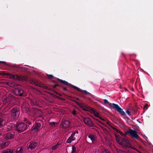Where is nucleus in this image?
<instances>
[{
    "mask_svg": "<svg viewBox=\"0 0 153 153\" xmlns=\"http://www.w3.org/2000/svg\"><path fill=\"white\" fill-rule=\"evenodd\" d=\"M57 80L59 81L60 82L62 83L64 85H66L67 86H71L74 88V86H75L70 83H68L65 80H63L60 79L58 78H57Z\"/></svg>",
    "mask_w": 153,
    "mask_h": 153,
    "instance_id": "obj_16",
    "label": "nucleus"
},
{
    "mask_svg": "<svg viewBox=\"0 0 153 153\" xmlns=\"http://www.w3.org/2000/svg\"><path fill=\"white\" fill-rule=\"evenodd\" d=\"M115 136L117 141V142H119V139H120V138L119 135L117 134H115Z\"/></svg>",
    "mask_w": 153,
    "mask_h": 153,
    "instance_id": "obj_27",
    "label": "nucleus"
},
{
    "mask_svg": "<svg viewBox=\"0 0 153 153\" xmlns=\"http://www.w3.org/2000/svg\"><path fill=\"white\" fill-rule=\"evenodd\" d=\"M20 110L16 107H15L10 110V117L12 121H16L18 120L20 116Z\"/></svg>",
    "mask_w": 153,
    "mask_h": 153,
    "instance_id": "obj_1",
    "label": "nucleus"
},
{
    "mask_svg": "<svg viewBox=\"0 0 153 153\" xmlns=\"http://www.w3.org/2000/svg\"><path fill=\"white\" fill-rule=\"evenodd\" d=\"M102 153H111L108 149H104L102 151Z\"/></svg>",
    "mask_w": 153,
    "mask_h": 153,
    "instance_id": "obj_26",
    "label": "nucleus"
},
{
    "mask_svg": "<svg viewBox=\"0 0 153 153\" xmlns=\"http://www.w3.org/2000/svg\"><path fill=\"white\" fill-rule=\"evenodd\" d=\"M2 75V76H5L6 75L9 76V77L10 78L14 79L15 77V76L12 74H11L9 73H5L4 71H2L0 72V76Z\"/></svg>",
    "mask_w": 153,
    "mask_h": 153,
    "instance_id": "obj_19",
    "label": "nucleus"
},
{
    "mask_svg": "<svg viewBox=\"0 0 153 153\" xmlns=\"http://www.w3.org/2000/svg\"><path fill=\"white\" fill-rule=\"evenodd\" d=\"M39 144L37 141H33L29 143V145L27 147L28 149L33 150L36 147H38Z\"/></svg>",
    "mask_w": 153,
    "mask_h": 153,
    "instance_id": "obj_8",
    "label": "nucleus"
},
{
    "mask_svg": "<svg viewBox=\"0 0 153 153\" xmlns=\"http://www.w3.org/2000/svg\"><path fill=\"white\" fill-rule=\"evenodd\" d=\"M59 145L60 144L59 143H57L55 145L53 146L52 148V149L53 150L56 149L58 147Z\"/></svg>",
    "mask_w": 153,
    "mask_h": 153,
    "instance_id": "obj_25",
    "label": "nucleus"
},
{
    "mask_svg": "<svg viewBox=\"0 0 153 153\" xmlns=\"http://www.w3.org/2000/svg\"><path fill=\"white\" fill-rule=\"evenodd\" d=\"M41 122L36 121L31 128V132L32 133H37L41 129Z\"/></svg>",
    "mask_w": 153,
    "mask_h": 153,
    "instance_id": "obj_5",
    "label": "nucleus"
},
{
    "mask_svg": "<svg viewBox=\"0 0 153 153\" xmlns=\"http://www.w3.org/2000/svg\"><path fill=\"white\" fill-rule=\"evenodd\" d=\"M61 123L62 127L65 128H66L69 127L70 122L68 120H65L62 121Z\"/></svg>",
    "mask_w": 153,
    "mask_h": 153,
    "instance_id": "obj_12",
    "label": "nucleus"
},
{
    "mask_svg": "<svg viewBox=\"0 0 153 153\" xmlns=\"http://www.w3.org/2000/svg\"><path fill=\"white\" fill-rule=\"evenodd\" d=\"M1 131V130H0V137L1 136V135H2L1 131Z\"/></svg>",
    "mask_w": 153,
    "mask_h": 153,
    "instance_id": "obj_45",
    "label": "nucleus"
},
{
    "mask_svg": "<svg viewBox=\"0 0 153 153\" xmlns=\"http://www.w3.org/2000/svg\"><path fill=\"white\" fill-rule=\"evenodd\" d=\"M118 143L125 148H131L137 151L136 148L131 144L129 140L126 138H121L119 139V142H118Z\"/></svg>",
    "mask_w": 153,
    "mask_h": 153,
    "instance_id": "obj_2",
    "label": "nucleus"
},
{
    "mask_svg": "<svg viewBox=\"0 0 153 153\" xmlns=\"http://www.w3.org/2000/svg\"><path fill=\"white\" fill-rule=\"evenodd\" d=\"M107 124H109L108 122H107Z\"/></svg>",
    "mask_w": 153,
    "mask_h": 153,
    "instance_id": "obj_54",
    "label": "nucleus"
},
{
    "mask_svg": "<svg viewBox=\"0 0 153 153\" xmlns=\"http://www.w3.org/2000/svg\"><path fill=\"white\" fill-rule=\"evenodd\" d=\"M76 151V148L74 146H72V151L71 153H74Z\"/></svg>",
    "mask_w": 153,
    "mask_h": 153,
    "instance_id": "obj_24",
    "label": "nucleus"
},
{
    "mask_svg": "<svg viewBox=\"0 0 153 153\" xmlns=\"http://www.w3.org/2000/svg\"><path fill=\"white\" fill-rule=\"evenodd\" d=\"M28 124H29V125L28 126V127H29V125H30L31 124V122L29 121V122L28 123Z\"/></svg>",
    "mask_w": 153,
    "mask_h": 153,
    "instance_id": "obj_46",
    "label": "nucleus"
},
{
    "mask_svg": "<svg viewBox=\"0 0 153 153\" xmlns=\"http://www.w3.org/2000/svg\"><path fill=\"white\" fill-rule=\"evenodd\" d=\"M113 129H115V130L117 132L120 133L121 134H122L123 133L122 132L120 131L119 130H118V129H117L116 128H113Z\"/></svg>",
    "mask_w": 153,
    "mask_h": 153,
    "instance_id": "obj_32",
    "label": "nucleus"
},
{
    "mask_svg": "<svg viewBox=\"0 0 153 153\" xmlns=\"http://www.w3.org/2000/svg\"><path fill=\"white\" fill-rule=\"evenodd\" d=\"M63 90L65 91H67V89H66V88L65 87H63L62 88Z\"/></svg>",
    "mask_w": 153,
    "mask_h": 153,
    "instance_id": "obj_42",
    "label": "nucleus"
},
{
    "mask_svg": "<svg viewBox=\"0 0 153 153\" xmlns=\"http://www.w3.org/2000/svg\"><path fill=\"white\" fill-rule=\"evenodd\" d=\"M75 98L76 99V100H77L79 101H80V100L77 98H76V97H75Z\"/></svg>",
    "mask_w": 153,
    "mask_h": 153,
    "instance_id": "obj_49",
    "label": "nucleus"
},
{
    "mask_svg": "<svg viewBox=\"0 0 153 153\" xmlns=\"http://www.w3.org/2000/svg\"><path fill=\"white\" fill-rule=\"evenodd\" d=\"M72 140H71L70 138H69L67 140V141H66V143H70L71 141H72Z\"/></svg>",
    "mask_w": 153,
    "mask_h": 153,
    "instance_id": "obj_34",
    "label": "nucleus"
},
{
    "mask_svg": "<svg viewBox=\"0 0 153 153\" xmlns=\"http://www.w3.org/2000/svg\"><path fill=\"white\" fill-rule=\"evenodd\" d=\"M137 132L136 131L131 129H130L129 130L127 131L126 132V133L129 134L130 136L132 137V138L136 139H138L139 136L137 134Z\"/></svg>",
    "mask_w": 153,
    "mask_h": 153,
    "instance_id": "obj_7",
    "label": "nucleus"
},
{
    "mask_svg": "<svg viewBox=\"0 0 153 153\" xmlns=\"http://www.w3.org/2000/svg\"><path fill=\"white\" fill-rule=\"evenodd\" d=\"M74 88L77 90V91H78L84 93V94H87L91 97H92V95L90 93L87 92L86 90H82L76 86H74Z\"/></svg>",
    "mask_w": 153,
    "mask_h": 153,
    "instance_id": "obj_14",
    "label": "nucleus"
},
{
    "mask_svg": "<svg viewBox=\"0 0 153 153\" xmlns=\"http://www.w3.org/2000/svg\"><path fill=\"white\" fill-rule=\"evenodd\" d=\"M126 113L128 115L130 116L131 115V111H130V109H127L126 111Z\"/></svg>",
    "mask_w": 153,
    "mask_h": 153,
    "instance_id": "obj_30",
    "label": "nucleus"
},
{
    "mask_svg": "<svg viewBox=\"0 0 153 153\" xmlns=\"http://www.w3.org/2000/svg\"><path fill=\"white\" fill-rule=\"evenodd\" d=\"M55 123H56L54 122H51L50 123V124L52 126H54Z\"/></svg>",
    "mask_w": 153,
    "mask_h": 153,
    "instance_id": "obj_40",
    "label": "nucleus"
},
{
    "mask_svg": "<svg viewBox=\"0 0 153 153\" xmlns=\"http://www.w3.org/2000/svg\"><path fill=\"white\" fill-rule=\"evenodd\" d=\"M57 87H60L59 85L58 84H56L53 85V88H55Z\"/></svg>",
    "mask_w": 153,
    "mask_h": 153,
    "instance_id": "obj_37",
    "label": "nucleus"
},
{
    "mask_svg": "<svg viewBox=\"0 0 153 153\" xmlns=\"http://www.w3.org/2000/svg\"><path fill=\"white\" fill-rule=\"evenodd\" d=\"M74 133H75V134L76 133L78 134V131L77 130H75L74 132Z\"/></svg>",
    "mask_w": 153,
    "mask_h": 153,
    "instance_id": "obj_44",
    "label": "nucleus"
},
{
    "mask_svg": "<svg viewBox=\"0 0 153 153\" xmlns=\"http://www.w3.org/2000/svg\"><path fill=\"white\" fill-rule=\"evenodd\" d=\"M83 121L85 124L90 127H94L95 124L88 118H85L83 119Z\"/></svg>",
    "mask_w": 153,
    "mask_h": 153,
    "instance_id": "obj_9",
    "label": "nucleus"
},
{
    "mask_svg": "<svg viewBox=\"0 0 153 153\" xmlns=\"http://www.w3.org/2000/svg\"><path fill=\"white\" fill-rule=\"evenodd\" d=\"M13 151L11 149H9L3 150L2 153H13Z\"/></svg>",
    "mask_w": 153,
    "mask_h": 153,
    "instance_id": "obj_21",
    "label": "nucleus"
},
{
    "mask_svg": "<svg viewBox=\"0 0 153 153\" xmlns=\"http://www.w3.org/2000/svg\"><path fill=\"white\" fill-rule=\"evenodd\" d=\"M10 142L9 141H6L2 143H0V147L2 149H3L9 145Z\"/></svg>",
    "mask_w": 153,
    "mask_h": 153,
    "instance_id": "obj_18",
    "label": "nucleus"
},
{
    "mask_svg": "<svg viewBox=\"0 0 153 153\" xmlns=\"http://www.w3.org/2000/svg\"><path fill=\"white\" fill-rule=\"evenodd\" d=\"M16 78H17V79H19V76H16Z\"/></svg>",
    "mask_w": 153,
    "mask_h": 153,
    "instance_id": "obj_52",
    "label": "nucleus"
},
{
    "mask_svg": "<svg viewBox=\"0 0 153 153\" xmlns=\"http://www.w3.org/2000/svg\"><path fill=\"white\" fill-rule=\"evenodd\" d=\"M15 94L17 96H23V91L19 88H15L14 91Z\"/></svg>",
    "mask_w": 153,
    "mask_h": 153,
    "instance_id": "obj_10",
    "label": "nucleus"
},
{
    "mask_svg": "<svg viewBox=\"0 0 153 153\" xmlns=\"http://www.w3.org/2000/svg\"><path fill=\"white\" fill-rule=\"evenodd\" d=\"M10 86L12 87L13 88V87H15V85L13 83H11V84H10Z\"/></svg>",
    "mask_w": 153,
    "mask_h": 153,
    "instance_id": "obj_41",
    "label": "nucleus"
},
{
    "mask_svg": "<svg viewBox=\"0 0 153 153\" xmlns=\"http://www.w3.org/2000/svg\"><path fill=\"white\" fill-rule=\"evenodd\" d=\"M33 110H36V112H35V113H36L37 112V111H38V109H33Z\"/></svg>",
    "mask_w": 153,
    "mask_h": 153,
    "instance_id": "obj_47",
    "label": "nucleus"
},
{
    "mask_svg": "<svg viewBox=\"0 0 153 153\" xmlns=\"http://www.w3.org/2000/svg\"><path fill=\"white\" fill-rule=\"evenodd\" d=\"M4 138L7 140H11L14 139L15 135L10 132H8L5 134L4 135Z\"/></svg>",
    "mask_w": 153,
    "mask_h": 153,
    "instance_id": "obj_11",
    "label": "nucleus"
},
{
    "mask_svg": "<svg viewBox=\"0 0 153 153\" xmlns=\"http://www.w3.org/2000/svg\"><path fill=\"white\" fill-rule=\"evenodd\" d=\"M72 114H73L74 115H75L76 114V111L75 110H74L72 113Z\"/></svg>",
    "mask_w": 153,
    "mask_h": 153,
    "instance_id": "obj_36",
    "label": "nucleus"
},
{
    "mask_svg": "<svg viewBox=\"0 0 153 153\" xmlns=\"http://www.w3.org/2000/svg\"><path fill=\"white\" fill-rule=\"evenodd\" d=\"M27 128V125L25 124L23 122L18 123L16 126V130L18 133L24 131Z\"/></svg>",
    "mask_w": 153,
    "mask_h": 153,
    "instance_id": "obj_4",
    "label": "nucleus"
},
{
    "mask_svg": "<svg viewBox=\"0 0 153 153\" xmlns=\"http://www.w3.org/2000/svg\"><path fill=\"white\" fill-rule=\"evenodd\" d=\"M24 121L25 123V124L26 125H27L29 121L27 118H24Z\"/></svg>",
    "mask_w": 153,
    "mask_h": 153,
    "instance_id": "obj_29",
    "label": "nucleus"
},
{
    "mask_svg": "<svg viewBox=\"0 0 153 153\" xmlns=\"http://www.w3.org/2000/svg\"><path fill=\"white\" fill-rule=\"evenodd\" d=\"M15 125L13 123H8L4 126L2 129L3 132L9 131L13 130L15 127Z\"/></svg>",
    "mask_w": 153,
    "mask_h": 153,
    "instance_id": "obj_6",
    "label": "nucleus"
},
{
    "mask_svg": "<svg viewBox=\"0 0 153 153\" xmlns=\"http://www.w3.org/2000/svg\"><path fill=\"white\" fill-rule=\"evenodd\" d=\"M75 134V133H74V132L72 133L71 134V136L72 137H74Z\"/></svg>",
    "mask_w": 153,
    "mask_h": 153,
    "instance_id": "obj_43",
    "label": "nucleus"
},
{
    "mask_svg": "<svg viewBox=\"0 0 153 153\" xmlns=\"http://www.w3.org/2000/svg\"><path fill=\"white\" fill-rule=\"evenodd\" d=\"M100 119H101V120H104V119H102V118H101V117H99Z\"/></svg>",
    "mask_w": 153,
    "mask_h": 153,
    "instance_id": "obj_51",
    "label": "nucleus"
},
{
    "mask_svg": "<svg viewBox=\"0 0 153 153\" xmlns=\"http://www.w3.org/2000/svg\"><path fill=\"white\" fill-rule=\"evenodd\" d=\"M25 151L24 147H21L17 148L16 151V153H24Z\"/></svg>",
    "mask_w": 153,
    "mask_h": 153,
    "instance_id": "obj_20",
    "label": "nucleus"
},
{
    "mask_svg": "<svg viewBox=\"0 0 153 153\" xmlns=\"http://www.w3.org/2000/svg\"><path fill=\"white\" fill-rule=\"evenodd\" d=\"M74 88L77 90V91H78L84 93V94H87L91 97H92V95L90 93L87 92L86 90H82L76 86H74Z\"/></svg>",
    "mask_w": 153,
    "mask_h": 153,
    "instance_id": "obj_15",
    "label": "nucleus"
},
{
    "mask_svg": "<svg viewBox=\"0 0 153 153\" xmlns=\"http://www.w3.org/2000/svg\"><path fill=\"white\" fill-rule=\"evenodd\" d=\"M91 111L94 113V116L97 117H99V113L95 111V110L94 108H92L91 109Z\"/></svg>",
    "mask_w": 153,
    "mask_h": 153,
    "instance_id": "obj_22",
    "label": "nucleus"
},
{
    "mask_svg": "<svg viewBox=\"0 0 153 153\" xmlns=\"http://www.w3.org/2000/svg\"><path fill=\"white\" fill-rule=\"evenodd\" d=\"M123 118L126 121H128L129 119V118L127 117H124Z\"/></svg>",
    "mask_w": 153,
    "mask_h": 153,
    "instance_id": "obj_39",
    "label": "nucleus"
},
{
    "mask_svg": "<svg viewBox=\"0 0 153 153\" xmlns=\"http://www.w3.org/2000/svg\"><path fill=\"white\" fill-rule=\"evenodd\" d=\"M4 120L2 118H0V128L2 127L4 124Z\"/></svg>",
    "mask_w": 153,
    "mask_h": 153,
    "instance_id": "obj_23",
    "label": "nucleus"
},
{
    "mask_svg": "<svg viewBox=\"0 0 153 153\" xmlns=\"http://www.w3.org/2000/svg\"><path fill=\"white\" fill-rule=\"evenodd\" d=\"M79 106L83 110L86 111H91L93 108L89 106H86L83 103H81Z\"/></svg>",
    "mask_w": 153,
    "mask_h": 153,
    "instance_id": "obj_17",
    "label": "nucleus"
},
{
    "mask_svg": "<svg viewBox=\"0 0 153 153\" xmlns=\"http://www.w3.org/2000/svg\"><path fill=\"white\" fill-rule=\"evenodd\" d=\"M0 63L4 64L5 65L7 64L6 62L4 61H0Z\"/></svg>",
    "mask_w": 153,
    "mask_h": 153,
    "instance_id": "obj_38",
    "label": "nucleus"
},
{
    "mask_svg": "<svg viewBox=\"0 0 153 153\" xmlns=\"http://www.w3.org/2000/svg\"><path fill=\"white\" fill-rule=\"evenodd\" d=\"M104 101L105 104H108L109 105H111V104L113 105L114 108L121 115L123 116L126 115V113L123 111V109H122L117 104L114 103H109L108 101L106 99L104 100Z\"/></svg>",
    "mask_w": 153,
    "mask_h": 153,
    "instance_id": "obj_3",
    "label": "nucleus"
},
{
    "mask_svg": "<svg viewBox=\"0 0 153 153\" xmlns=\"http://www.w3.org/2000/svg\"><path fill=\"white\" fill-rule=\"evenodd\" d=\"M70 139L72 140V141L74 140L75 139V137H72L71 136L69 137Z\"/></svg>",
    "mask_w": 153,
    "mask_h": 153,
    "instance_id": "obj_35",
    "label": "nucleus"
},
{
    "mask_svg": "<svg viewBox=\"0 0 153 153\" xmlns=\"http://www.w3.org/2000/svg\"><path fill=\"white\" fill-rule=\"evenodd\" d=\"M47 77L50 79H51L53 77V76L52 75L48 74L47 75Z\"/></svg>",
    "mask_w": 153,
    "mask_h": 153,
    "instance_id": "obj_28",
    "label": "nucleus"
},
{
    "mask_svg": "<svg viewBox=\"0 0 153 153\" xmlns=\"http://www.w3.org/2000/svg\"><path fill=\"white\" fill-rule=\"evenodd\" d=\"M94 120H97V121H98L99 123H100L101 124H102L103 125H105L104 122H101L100 120H99V119H97V118H94Z\"/></svg>",
    "mask_w": 153,
    "mask_h": 153,
    "instance_id": "obj_31",
    "label": "nucleus"
},
{
    "mask_svg": "<svg viewBox=\"0 0 153 153\" xmlns=\"http://www.w3.org/2000/svg\"><path fill=\"white\" fill-rule=\"evenodd\" d=\"M88 137L90 138L93 143H96L97 140V137L95 135L90 134L88 135Z\"/></svg>",
    "mask_w": 153,
    "mask_h": 153,
    "instance_id": "obj_13",
    "label": "nucleus"
},
{
    "mask_svg": "<svg viewBox=\"0 0 153 153\" xmlns=\"http://www.w3.org/2000/svg\"><path fill=\"white\" fill-rule=\"evenodd\" d=\"M72 101L76 103V104L78 105L79 106H80V105L81 104V103H80L78 102L77 101L75 100H72Z\"/></svg>",
    "mask_w": 153,
    "mask_h": 153,
    "instance_id": "obj_33",
    "label": "nucleus"
},
{
    "mask_svg": "<svg viewBox=\"0 0 153 153\" xmlns=\"http://www.w3.org/2000/svg\"><path fill=\"white\" fill-rule=\"evenodd\" d=\"M38 82L37 81H36V82H34V84H36V85L37 84L36 83H37Z\"/></svg>",
    "mask_w": 153,
    "mask_h": 153,
    "instance_id": "obj_48",
    "label": "nucleus"
},
{
    "mask_svg": "<svg viewBox=\"0 0 153 153\" xmlns=\"http://www.w3.org/2000/svg\"><path fill=\"white\" fill-rule=\"evenodd\" d=\"M148 106V105L147 104H146L145 105V107H144V108H146Z\"/></svg>",
    "mask_w": 153,
    "mask_h": 153,
    "instance_id": "obj_50",
    "label": "nucleus"
},
{
    "mask_svg": "<svg viewBox=\"0 0 153 153\" xmlns=\"http://www.w3.org/2000/svg\"><path fill=\"white\" fill-rule=\"evenodd\" d=\"M53 91V92L56 93V94H58V93L57 92H56V91Z\"/></svg>",
    "mask_w": 153,
    "mask_h": 153,
    "instance_id": "obj_53",
    "label": "nucleus"
}]
</instances>
